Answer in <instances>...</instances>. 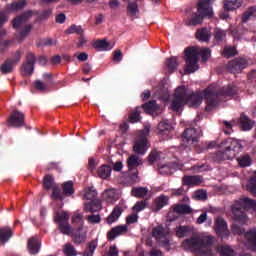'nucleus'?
<instances>
[{"instance_id": "obj_13", "label": "nucleus", "mask_w": 256, "mask_h": 256, "mask_svg": "<svg viewBox=\"0 0 256 256\" xmlns=\"http://www.w3.org/2000/svg\"><path fill=\"white\" fill-rule=\"evenodd\" d=\"M232 232L234 235H244L248 243L256 247V230H249L248 232H245V229L241 228L237 224H234L232 227Z\"/></svg>"}, {"instance_id": "obj_26", "label": "nucleus", "mask_w": 256, "mask_h": 256, "mask_svg": "<svg viewBox=\"0 0 256 256\" xmlns=\"http://www.w3.org/2000/svg\"><path fill=\"white\" fill-rule=\"evenodd\" d=\"M13 237V230L9 227L0 228V244L5 245Z\"/></svg>"}, {"instance_id": "obj_27", "label": "nucleus", "mask_w": 256, "mask_h": 256, "mask_svg": "<svg viewBox=\"0 0 256 256\" xmlns=\"http://www.w3.org/2000/svg\"><path fill=\"white\" fill-rule=\"evenodd\" d=\"M123 213V208L121 206H116L111 214L106 218V221L108 225H112V223H115L121 217V214Z\"/></svg>"}, {"instance_id": "obj_47", "label": "nucleus", "mask_w": 256, "mask_h": 256, "mask_svg": "<svg viewBox=\"0 0 256 256\" xmlns=\"http://www.w3.org/2000/svg\"><path fill=\"white\" fill-rule=\"evenodd\" d=\"M226 37H227V32H225V30L216 29L214 31V41H215V43H223V41H225Z\"/></svg>"}, {"instance_id": "obj_46", "label": "nucleus", "mask_w": 256, "mask_h": 256, "mask_svg": "<svg viewBox=\"0 0 256 256\" xmlns=\"http://www.w3.org/2000/svg\"><path fill=\"white\" fill-rule=\"evenodd\" d=\"M75 183L72 180L65 182V197H74L75 195Z\"/></svg>"}, {"instance_id": "obj_21", "label": "nucleus", "mask_w": 256, "mask_h": 256, "mask_svg": "<svg viewBox=\"0 0 256 256\" xmlns=\"http://www.w3.org/2000/svg\"><path fill=\"white\" fill-rule=\"evenodd\" d=\"M103 199L106 203H115L119 201V191L115 188L107 189L103 192Z\"/></svg>"}, {"instance_id": "obj_25", "label": "nucleus", "mask_w": 256, "mask_h": 256, "mask_svg": "<svg viewBox=\"0 0 256 256\" xmlns=\"http://www.w3.org/2000/svg\"><path fill=\"white\" fill-rule=\"evenodd\" d=\"M143 165V161L137 155H131L127 159L128 171H137V167Z\"/></svg>"}, {"instance_id": "obj_16", "label": "nucleus", "mask_w": 256, "mask_h": 256, "mask_svg": "<svg viewBox=\"0 0 256 256\" xmlns=\"http://www.w3.org/2000/svg\"><path fill=\"white\" fill-rule=\"evenodd\" d=\"M8 123L11 127H23L25 125V114L21 111H14L8 118Z\"/></svg>"}, {"instance_id": "obj_50", "label": "nucleus", "mask_w": 256, "mask_h": 256, "mask_svg": "<svg viewBox=\"0 0 256 256\" xmlns=\"http://www.w3.org/2000/svg\"><path fill=\"white\" fill-rule=\"evenodd\" d=\"M53 45H57V40L45 38L37 44V47H53Z\"/></svg>"}, {"instance_id": "obj_42", "label": "nucleus", "mask_w": 256, "mask_h": 256, "mask_svg": "<svg viewBox=\"0 0 256 256\" xmlns=\"http://www.w3.org/2000/svg\"><path fill=\"white\" fill-rule=\"evenodd\" d=\"M14 67L15 66L11 63V60L6 59L0 66V71L2 75H8V73H13Z\"/></svg>"}, {"instance_id": "obj_48", "label": "nucleus", "mask_w": 256, "mask_h": 256, "mask_svg": "<svg viewBox=\"0 0 256 256\" xmlns=\"http://www.w3.org/2000/svg\"><path fill=\"white\" fill-rule=\"evenodd\" d=\"M66 33L68 35H73L74 33L76 35H82V33H84L83 28L81 26L72 24L67 30Z\"/></svg>"}, {"instance_id": "obj_19", "label": "nucleus", "mask_w": 256, "mask_h": 256, "mask_svg": "<svg viewBox=\"0 0 256 256\" xmlns=\"http://www.w3.org/2000/svg\"><path fill=\"white\" fill-rule=\"evenodd\" d=\"M128 227L127 225H119L111 228V230L107 233L108 241H115L117 237L121 235H125L127 233Z\"/></svg>"}, {"instance_id": "obj_53", "label": "nucleus", "mask_w": 256, "mask_h": 256, "mask_svg": "<svg viewBox=\"0 0 256 256\" xmlns=\"http://www.w3.org/2000/svg\"><path fill=\"white\" fill-rule=\"evenodd\" d=\"M237 161L240 167H249L251 165V157L249 155L241 156Z\"/></svg>"}, {"instance_id": "obj_18", "label": "nucleus", "mask_w": 256, "mask_h": 256, "mask_svg": "<svg viewBox=\"0 0 256 256\" xmlns=\"http://www.w3.org/2000/svg\"><path fill=\"white\" fill-rule=\"evenodd\" d=\"M169 205V196L160 195L154 199L152 202V211L154 213H159L163 207Z\"/></svg>"}, {"instance_id": "obj_29", "label": "nucleus", "mask_w": 256, "mask_h": 256, "mask_svg": "<svg viewBox=\"0 0 256 256\" xmlns=\"http://www.w3.org/2000/svg\"><path fill=\"white\" fill-rule=\"evenodd\" d=\"M149 193V188L147 187H133L131 190V195L137 199H144Z\"/></svg>"}, {"instance_id": "obj_30", "label": "nucleus", "mask_w": 256, "mask_h": 256, "mask_svg": "<svg viewBox=\"0 0 256 256\" xmlns=\"http://www.w3.org/2000/svg\"><path fill=\"white\" fill-rule=\"evenodd\" d=\"M113 171V168L111 166L105 164L98 168L97 175L100 177V179H109L111 177V172Z\"/></svg>"}, {"instance_id": "obj_6", "label": "nucleus", "mask_w": 256, "mask_h": 256, "mask_svg": "<svg viewBox=\"0 0 256 256\" xmlns=\"http://www.w3.org/2000/svg\"><path fill=\"white\" fill-rule=\"evenodd\" d=\"M97 195V189L93 186L84 189L83 199L89 201L84 203L85 213H97V211H101V200H99Z\"/></svg>"}, {"instance_id": "obj_20", "label": "nucleus", "mask_w": 256, "mask_h": 256, "mask_svg": "<svg viewBox=\"0 0 256 256\" xmlns=\"http://www.w3.org/2000/svg\"><path fill=\"white\" fill-rule=\"evenodd\" d=\"M181 167L183 166L177 162H169L160 166L158 172L160 175H173V171H177V169H181Z\"/></svg>"}, {"instance_id": "obj_2", "label": "nucleus", "mask_w": 256, "mask_h": 256, "mask_svg": "<svg viewBox=\"0 0 256 256\" xmlns=\"http://www.w3.org/2000/svg\"><path fill=\"white\" fill-rule=\"evenodd\" d=\"M224 151H218L213 154L212 159L215 163H221V161H227L229 159H235L243 149V145L233 138H228L221 143Z\"/></svg>"}, {"instance_id": "obj_3", "label": "nucleus", "mask_w": 256, "mask_h": 256, "mask_svg": "<svg viewBox=\"0 0 256 256\" xmlns=\"http://www.w3.org/2000/svg\"><path fill=\"white\" fill-rule=\"evenodd\" d=\"M183 247L197 253V255L209 256L211 255V247H213V237L208 236L203 239L191 237L183 241Z\"/></svg>"}, {"instance_id": "obj_52", "label": "nucleus", "mask_w": 256, "mask_h": 256, "mask_svg": "<svg viewBox=\"0 0 256 256\" xmlns=\"http://www.w3.org/2000/svg\"><path fill=\"white\" fill-rule=\"evenodd\" d=\"M189 235L188 226H179L176 228V237L183 238Z\"/></svg>"}, {"instance_id": "obj_60", "label": "nucleus", "mask_w": 256, "mask_h": 256, "mask_svg": "<svg viewBox=\"0 0 256 256\" xmlns=\"http://www.w3.org/2000/svg\"><path fill=\"white\" fill-rule=\"evenodd\" d=\"M194 197L197 201H205L207 200V192L205 190H197L194 193Z\"/></svg>"}, {"instance_id": "obj_17", "label": "nucleus", "mask_w": 256, "mask_h": 256, "mask_svg": "<svg viewBox=\"0 0 256 256\" xmlns=\"http://www.w3.org/2000/svg\"><path fill=\"white\" fill-rule=\"evenodd\" d=\"M31 17H33V11L29 10L24 12L22 15H19L12 20V27L14 29H21V27L31 19Z\"/></svg>"}, {"instance_id": "obj_55", "label": "nucleus", "mask_w": 256, "mask_h": 256, "mask_svg": "<svg viewBox=\"0 0 256 256\" xmlns=\"http://www.w3.org/2000/svg\"><path fill=\"white\" fill-rule=\"evenodd\" d=\"M65 256H77V250L71 243L65 244Z\"/></svg>"}, {"instance_id": "obj_33", "label": "nucleus", "mask_w": 256, "mask_h": 256, "mask_svg": "<svg viewBox=\"0 0 256 256\" xmlns=\"http://www.w3.org/2000/svg\"><path fill=\"white\" fill-rule=\"evenodd\" d=\"M242 3L241 0H224V9L225 11H235L241 7Z\"/></svg>"}, {"instance_id": "obj_49", "label": "nucleus", "mask_w": 256, "mask_h": 256, "mask_svg": "<svg viewBox=\"0 0 256 256\" xmlns=\"http://www.w3.org/2000/svg\"><path fill=\"white\" fill-rule=\"evenodd\" d=\"M159 159H161V152L153 150L148 156L149 165H153L155 162L159 161Z\"/></svg>"}, {"instance_id": "obj_45", "label": "nucleus", "mask_w": 256, "mask_h": 256, "mask_svg": "<svg viewBox=\"0 0 256 256\" xmlns=\"http://www.w3.org/2000/svg\"><path fill=\"white\" fill-rule=\"evenodd\" d=\"M55 179L51 175H46L44 177L43 186L46 191H49V189H53V187H56Z\"/></svg>"}, {"instance_id": "obj_35", "label": "nucleus", "mask_w": 256, "mask_h": 256, "mask_svg": "<svg viewBox=\"0 0 256 256\" xmlns=\"http://www.w3.org/2000/svg\"><path fill=\"white\" fill-rule=\"evenodd\" d=\"M165 65L168 69V72L175 73V71H177V67H179V62H177V57L172 56L170 58H167L165 61Z\"/></svg>"}, {"instance_id": "obj_62", "label": "nucleus", "mask_w": 256, "mask_h": 256, "mask_svg": "<svg viewBox=\"0 0 256 256\" xmlns=\"http://www.w3.org/2000/svg\"><path fill=\"white\" fill-rule=\"evenodd\" d=\"M248 189L251 193L256 195V171L251 178V182L248 184Z\"/></svg>"}, {"instance_id": "obj_14", "label": "nucleus", "mask_w": 256, "mask_h": 256, "mask_svg": "<svg viewBox=\"0 0 256 256\" xmlns=\"http://www.w3.org/2000/svg\"><path fill=\"white\" fill-rule=\"evenodd\" d=\"M247 65H249V63L246 59L235 58L228 63L227 69L230 71V73H241L243 69H246Z\"/></svg>"}, {"instance_id": "obj_40", "label": "nucleus", "mask_w": 256, "mask_h": 256, "mask_svg": "<svg viewBox=\"0 0 256 256\" xmlns=\"http://www.w3.org/2000/svg\"><path fill=\"white\" fill-rule=\"evenodd\" d=\"M72 225H74L76 229L85 225V221L83 220V213L74 212L72 215Z\"/></svg>"}, {"instance_id": "obj_54", "label": "nucleus", "mask_w": 256, "mask_h": 256, "mask_svg": "<svg viewBox=\"0 0 256 256\" xmlns=\"http://www.w3.org/2000/svg\"><path fill=\"white\" fill-rule=\"evenodd\" d=\"M127 179L131 185H135V183L139 181V171L138 170L129 171Z\"/></svg>"}, {"instance_id": "obj_63", "label": "nucleus", "mask_w": 256, "mask_h": 256, "mask_svg": "<svg viewBox=\"0 0 256 256\" xmlns=\"http://www.w3.org/2000/svg\"><path fill=\"white\" fill-rule=\"evenodd\" d=\"M88 223H91L92 225H95L97 223H101V216L99 214L97 215H88L87 216Z\"/></svg>"}, {"instance_id": "obj_22", "label": "nucleus", "mask_w": 256, "mask_h": 256, "mask_svg": "<svg viewBox=\"0 0 256 256\" xmlns=\"http://www.w3.org/2000/svg\"><path fill=\"white\" fill-rule=\"evenodd\" d=\"M63 197H65V184H62V187L57 184L53 186L51 199L53 201H63Z\"/></svg>"}, {"instance_id": "obj_58", "label": "nucleus", "mask_w": 256, "mask_h": 256, "mask_svg": "<svg viewBox=\"0 0 256 256\" xmlns=\"http://www.w3.org/2000/svg\"><path fill=\"white\" fill-rule=\"evenodd\" d=\"M220 256H235V251L229 246H222L220 248Z\"/></svg>"}, {"instance_id": "obj_1", "label": "nucleus", "mask_w": 256, "mask_h": 256, "mask_svg": "<svg viewBox=\"0 0 256 256\" xmlns=\"http://www.w3.org/2000/svg\"><path fill=\"white\" fill-rule=\"evenodd\" d=\"M237 95V87L233 85H228L222 89H217V86L210 85L202 93H188L185 86H180L175 90V96L172 101L171 107L172 111L179 112L183 105H188V107H193L197 109L201 105L204 99H206V111H211L213 107H217L219 102L227 97H235Z\"/></svg>"}, {"instance_id": "obj_23", "label": "nucleus", "mask_w": 256, "mask_h": 256, "mask_svg": "<svg viewBox=\"0 0 256 256\" xmlns=\"http://www.w3.org/2000/svg\"><path fill=\"white\" fill-rule=\"evenodd\" d=\"M54 222L58 226V229L60 230L63 235H65V211H57L54 217Z\"/></svg>"}, {"instance_id": "obj_4", "label": "nucleus", "mask_w": 256, "mask_h": 256, "mask_svg": "<svg viewBox=\"0 0 256 256\" xmlns=\"http://www.w3.org/2000/svg\"><path fill=\"white\" fill-rule=\"evenodd\" d=\"M247 207H251L256 210V200L245 197L236 200L231 206L233 219L234 221H237V223H240V225H245V223H247V214L245 213V209Z\"/></svg>"}, {"instance_id": "obj_11", "label": "nucleus", "mask_w": 256, "mask_h": 256, "mask_svg": "<svg viewBox=\"0 0 256 256\" xmlns=\"http://www.w3.org/2000/svg\"><path fill=\"white\" fill-rule=\"evenodd\" d=\"M35 63H37V56L33 52H27L25 61L20 67V73L23 77H31L35 71Z\"/></svg>"}, {"instance_id": "obj_12", "label": "nucleus", "mask_w": 256, "mask_h": 256, "mask_svg": "<svg viewBox=\"0 0 256 256\" xmlns=\"http://www.w3.org/2000/svg\"><path fill=\"white\" fill-rule=\"evenodd\" d=\"M175 213L178 215H191V213H193V208L188 204H175L173 206V211L168 212V218L170 221H175V219H177Z\"/></svg>"}, {"instance_id": "obj_41", "label": "nucleus", "mask_w": 256, "mask_h": 256, "mask_svg": "<svg viewBox=\"0 0 256 256\" xmlns=\"http://www.w3.org/2000/svg\"><path fill=\"white\" fill-rule=\"evenodd\" d=\"M21 57H23V51L17 50L12 53L11 57L7 58V60L15 67L21 63Z\"/></svg>"}, {"instance_id": "obj_59", "label": "nucleus", "mask_w": 256, "mask_h": 256, "mask_svg": "<svg viewBox=\"0 0 256 256\" xmlns=\"http://www.w3.org/2000/svg\"><path fill=\"white\" fill-rule=\"evenodd\" d=\"M128 13H131V15H137V11H139V5L137 2H130L127 6Z\"/></svg>"}, {"instance_id": "obj_43", "label": "nucleus", "mask_w": 256, "mask_h": 256, "mask_svg": "<svg viewBox=\"0 0 256 256\" xmlns=\"http://www.w3.org/2000/svg\"><path fill=\"white\" fill-rule=\"evenodd\" d=\"M31 31H33V25H25L24 28L17 34V39L23 41V39H26L29 36V33H31Z\"/></svg>"}, {"instance_id": "obj_57", "label": "nucleus", "mask_w": 256, "mask_h": 256, "mask_svg": "<svg viewBox=\"0 0 256 256\" xmlns=\"http://www.w3.org/2000/svg\"><path fill=\"white\" fill-rule=\"evenodd\" d=\"M95 249H97V241L92 240L89 244H88V250H86L84 252L85 256H93V253H95Z\"/></svg>"}, {"instance_id": "obj_64", "label": "nucleus", "mask_w": 256, "mask_h": 256, "mask_svg": "<svg viewBox=\"0 0 256 256\" xmlns=\"http://www.w3.org/2000/svg\"><path fill=\"white\" fill-rule=\"evenodd\" d=\"M34 87L37 91H45L47 89V84L43 83L41 80H36L34 82Z\"/></svg>"}, {"instance_id": "obj_36", "label": "nucleus", "mask_w": 256, "mask_h": 256, "mask_svg": "<svg viewBox=\"0 0 256 256\" xmlns=\"http://www.w3.org/2000/svg\"><path fill=\"white\" fill-rule=\"evenodd\" d=\"M139 107H141V111H145L146 113H153L159 109V106H157V101L155 100L144 103Z\"/></svg>"}, {"instance_id": "obj_28", "label": "nucleus", "mask_w": 256, "mask_h": 256, "mask_svg": "<svg viewBox=\"0 0 256 256\" xmlns=\"http://www.w3.org/2000/svg\"><path fill=\"white\" fill-rule=\"evenodd\" d=\"M27 7V0H20L16 2H12L7 6L8 11L10 13H17V11H21V9H25Z\"/></svg>"}, {"instance_id": "obj_44", "label": "nucleus", "mask_w": 256, "mask_h": 256, "mask_svg": "<svg viewBox=\"0 0 256 256\" xmlns=\"http://www.w3.org/2000/svg\"><path fill=\"white\" fill-rule=\"evenodd\" d=\"M159 133H170L173 131V126L169 123V120H163L158 124Z\"/></svg>"}, {"instance_id": "obj_15", "label": "nucleus", "mask_w": 256, "mask_h": 256, "mask_svg": "<svg viewBox=\"0 0 256 256\" xmlns=\"http://www.w3.org/2000/svg\"><path fill=\"white\" fill-rule=\"evenodd\" d=\"M214 229L218 237H221V239H225L230 235L229 228L227 227V222L223 218H217L215 220Z\"/></svg>"}, {"instance_id": "obj_37", "label": "nucleus", "mask_w": 256, "mask_h": 256, "mask_svg": "<svg viewBox=\"0 0 256 256\" xmlns=\"http://www.w3.org/2000/svg\"><path fill=\"white\" fill-rule=\"evenodd\" d=\"M94 49H99V51H111L113 49V46H111V43L105 41V40H96L93 44Z\"/></svg>"}, {"instance_id": "obj_61", "label": "nucleus", "mask_w": 256, "mask_h": 256, "mask_svg": "<svg viewBox=\"0 0 256 256\" xmlns=\"http://www.w3.org/2000/svg\"><path fill=\"white\" fill-rule=\"evenodd\" d=\"M201 59L205 63L206 61H209V57H211V49L204 48L200 51Z\"/></svg>"}, {"instance_id": "obj_32", "label": "nucleus", "mask_w": 256, "mask_h": 256, "mask_svg": "<svg viewBox=\"0 0 256 256\" xmlns=\"http://www.w3.org/2000/svg\"><path fill=\"white\" fill-rule=\"evenodd\" d=\"M256 18V6H251L249 7L241 17L242 23H247L250 21V19H255Z\"/></svg>"}, {"instance_id": "obj_38", "label": "nucleus", "mask_w": 256, "mask_h": 256, "mask_svg": "<svg viewBox=\"0 0 256 256\" xmlns=\"http://www.w3.org/2000/svg\"><path fill=\"white\" fill-rule=\"evenodd\" d=\"M41 245L39 244V241L35 238H30L28 240V249L31 255H37L39 253Z\"/></svg>"}, {"instance_id": "obj_9", "label": "nucleus", "mask_w": 256, "mask_h": 256, "mask_svg": "<svg viewBox=\"0 0 256 256\" xmlns=\"http://www.w3.org/2000/svg\"><path fill=\"white\" fill-rule=\"evenodd\" d=\"M148 135L149 128H145L138 132L133 146V151L136 155H145V153H147V149L150 147L149 140L147 139Z\"/></svg>"}, {"instance_id": "obj_51", "label": "nucleus", "mask_w": 256, "mask_h": 256, "mask_svg": "<svg viewBox=\"0 0 256 256\" xmlns=\"http://www.w3.org/2000/svg\"><path fill=\"white\" fill-rule=\"evenodd\" d=\"M147 205H149V202L147 199L141 200L136 202V204L133 206V210L137 211V213L143 211V209L147 208Z\"/></svg>"}, {"instance_id": "obj_34", "label": "nucleus", "mask_w": 256, "mask_h": 256, "mask_svg": "<svg viewBox=\"0 0 256 256\" xmlns=\"http://www.w3.org/2000/svg\"><path fill=\"white\" fill-rule=\"evenodd\" d=\"M141 107L137 106L133 111L128 115L129 123H139L141 121Z\"/></svg>"}, {"instance_id": "obj_24", "label": "nucleus", "mask_w": 256, "mask_h": 256, "mask_svg": "<svg viewBox=\"0 0 256 256\" xmlns=\"http://www.w3.org/2000/svg\"><path fill=\"white\" fill-rule=\"evenodd\" d=\"M196 39L202 43H209L211 41V31L207 28H201L196 31Z\"/></svg>"}, {"instance_id": "obj_8", "label": "nucleus", "mask_w": 256, "mask_h": 256, "mask_svg": "<svg viewBox=\"0 0 256 256\" xmlns=\"http://www.w3.org/2000/svg\"><path fill=\"white\" fill-rule=\"evenodd\" d=\"M186 67L184 69L185 73L188 75L195 73L199 69V52L195 47H188L184 50Z\"/></svg>"}, {"instance_id": "obj_39", "label": "nucleus", "mask_w": 256, "mask_h": 256, "mask_svg": "<svg viewBox=\"0 0 256 256\" xmlns=\"http://www.w3.org/2000/svg\"><path fill=\"white\" fill-rule=\"evenodd\" d=\"M201 183V177L199 176H187L185 175L182 179V184L183 185H200Z\"/></svg>"}, {"instance_id": "obj_7", "label": "nucleus", "mask_w": 256, "mask_h": 256, "mask_svg": "<svg viewBox=\"0 0 256 256\" xmlns=\"http://www.w3.org/2000/svg\"><path fill=\"white\" fill-rule=\"evenodd\" d=\"M199 137H201V130H197L196 128L185 129L182 134L181 148L184 151L195 149L197 143H199Z\"/></svg>"}, {"instance_id": "obj_56", "label": "nucleus", "mask_w": 256, "mask_h": 256, "mask_svg": "<svg viewBox=\"0 0 256 256\" xmlns=\"http://www.w3.org/2000/svg\"><path fill=\"white\" fill-rule=\"evenodd\" d=\"M223 53L224 57H227V59H229V57H235L237 54V48L226 46L224 47Z\"/></svg>"}, {"instance_id": "obj_5", "label": "nucleus", "mask_w": 256, "mask_h": 256, "mask_svg": "<svg viewBox=\"0 0 256 256\" xmlns=\"http://www.w3.org/2000/svg\"><path fill=\"white\" fill-rule=\"evenodd\" d=\"M213 8L211 7V0H199L197 3V12L192 14L191 19L186 22L188 27H197L203 23L204 17H212Z\"/></svg>"}, {"instance_id": "obj_31", "label": "nucleus", "mask_w": 256, "mask_h": 256, "mask_svg": "<svg viewBox=\"0 0 256 256\" xmlns=\"http://www.w3.org/2000/svg\"><path fill=\"white\" fill-rule=\"evenodd\" d=\"M240 126L243 131H251L253 129V121L245 114L240 115Z\"/></svg>"}, {"instance_id": "obj_10", "label": "nucleus", "mask_w": 256, "mask_h": 256, "mask_svg": "<svg viewBox=\"0 0 256 256\" xmlns=\"http://www.w3.org/2000/svg\"><path fill=\"white\" fill-rule=\"evenodd\" d=\"M65 235L72 237L73 243L75 245H82L87 241V230L84 227L80 226L78 228H72L69 223H65Z\"/></svg>"}]
</instances>
